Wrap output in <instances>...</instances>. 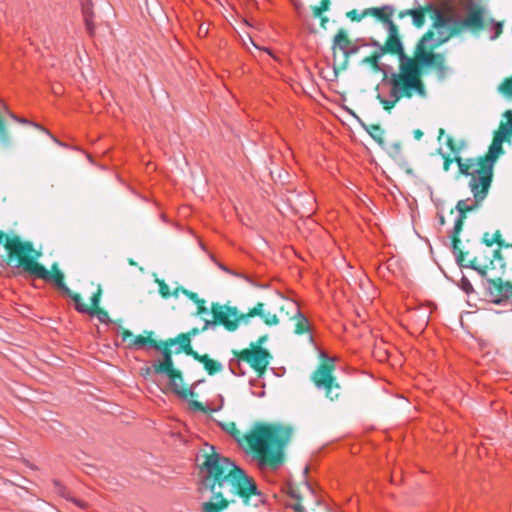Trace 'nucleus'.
Instances as JSON below:
<instances>
[{
    "instance_id": "a878e982",
    "label": "nucleus",
    "mask_w": 512,
    "mask_h": 512,
    "mask_svg": "<svg viewBox=\"0 0 512 512\" xmlns=\"http://www.w3.org/2000/svg\"><path fill=\"white\" fill-rule=\"evenodd\" d=\"M483 242L491 247L494 243H497L499 246L503 245V241L501 239V233L497 230L494 234L485 233L483 235Z\"/></svg>"
},
{
    "instance_id": "4c0bfd02",
    "label": "nucleus",
    "mask_w": 512,
    "mask_h": 512,
    "mask_svg": "<svg viewBox=\"0 0 512 512\" xmlns=\"http://www.w3.org/2000/svg\"><path fill=\"white\" fill-rule=\"evenodd\" d=\"M34 125H35V127H36V128H38L39 130H41V131H43L44 133H46L47 135H49V136L53 139V141H54L55 143H57V144H58V145H60V146H65V144H64V143H62V142H61L60 140H58L56 137L52 136V135L50 134V132H49L46 128L42 127V126H41V125H39V124H34Z\"/></svg>"
},
{
    "instance_id": "f03ea898",
    "label": "nucleus",
    "mask_w": 512,
    "mask_h": 512,
    "mask_svg": "<svg viewBox=\"0 0 512 512\" xmlns=\"http://www.w3.org/2000/svg\"><path fill=\"white\" fill-rule=\"evenodd\" d=\"M430 36L429 33L422 41H418L413 58L407 56L405 52L401 53L398 71L392 72L383 79V86L389 89L388 96L385 97L379 93L377 99L384 110L391 111L402 99H411L415 96L421 99L427 98L428 92L422 80L421 68H435L440 80L446 77L449 68L446 65L445 54L424 49L425 41Z\"/></svg>"
},
{
    "instance_id": "c85d7f7f",
    "label": "nucleus",
    "mask_w": 512,
    "mask_h": 512,
    "mask_svg": "<svg viewBox=\"0 0 512 512\" xmlns=\"http://www.w3.org/2000/svg\"><path fill=\"white\" fill-rule=\"evenodd\" d=\"M329 6H330L329 0H321L319 6L313 7V16L320 17L324 11H327L329 9Z\"/></svg>"
},
{
    "instance_id": "aec40b11",
    "label": "nucleus",
    "mask_w": 512,
    "mask_h": 512,
    "mask_svg": "<svg viewBox=\"0 0 512 512\" xmlns=\"http://www.w3.org/2000/svg\"><path fill=\"white\" fill-rule=\"evenodd\" d=\"M351 40L348 38L345 30L340 29L333 39V47H339L342 52H346V49L350 47Z\"/></svg>"
},
{
    "instance_id": "9d476101",
    "label": "nucleus",
    "mask_w": 512,
    "mask_h": 512,
    "mask_svg": "<svg viewBox=\"0 0 512 512\" xmlns=\"http://www.w3.org/2000/svg\"><path fill=\"white\" fill-rule=\"evenodd\" d=\"M393 14L394 8L391 5H384L377 8H368L363 11V15H373L384 24L388 32L387 48L390 50L392 48L391 42L394 45H396L397 42H401L398 28L392 20Z\"/></svg>"
},
{
    "instance_id": "72a5a7b5",
    "label": "nucleus",
    "mask_w": 512,
    "mask_h": 512,
    "mask_svg": "<svg viewBox=\"0 0 512 512\" xmlns=\"http://www.w3.org/2000/svg\"><path fill=\"white\" fill-rule=\"evenodd\" d=\"M158 284H159V293L162 295V297L168 298L169 296H171L169 286L164 281H158Z\"/></svg>"
},
{
    "instance_id": "a18cd8bd",
    "label": "nucleus",
    "mask_w": 512,
    "mask_h": 512,
    "mask_svg": "<svg viewBox=\"0 0 512 512\" xmlns=\"http://www.w3.org/2000/svg\"><path fill=\"white\" fill-rule=\"evenodd\" d=\"M217 324H218V321L215 318H214V320H206L204 323L203 330H206L209 327H215Z\"/></svg>"
},
{
    "instance_id": "cd10ccee",
    "label": "nucleus",
    "mask_w": 512,
    "mask_h": 512,
    "mask_svg": "<svg viewBox=\"0 0 512 512\" xmlns=\"http://www.w3.org/2000/svg\"><path fill=\"white\" fill-rule=\"evenodd\" d=\"M459 287L461 290H463L467 295H470L474 292V288L470 282V280L465 276L462 275L459 283Z\"/></svg>"
},
{
    "instance_id": "2f4dec72",
    "label": "nucleus",
    "mask_w": 512,
    "mask_h": 512,
    "mask_svg": "<svg viewBox=\"0 0 512 512\" xmlns=\"http://www.w3.org/2000/svg\"><path fill=\"white\" fill-rule=\"evenodd\" d=\"M60 493H61V495H62L64 498H66L68 501L73 502V503H74V504H76L78 507H80V508H82V509H86V508H87V504H86L85 502H83V501H81V500H78V499H76V498H74V497L70 496V495H69V493H68L65 489H63V491H62V490H60Z\"/></svg>"
},
{
    "instance_id": "7ed1b4c3",
    "label": "nucleus",
    "mask_w": 512,
    "mask_h": 512,
    "mask_svg": "<svg viewBox=\"0 0 512 512\" xmlns=\"http://www.w3.org/2000/svg\"><path fill=\"white\" fill-rule=\"evenodd\" d=\"M504 117L507 121L501 122L499 129L494 133L493 141L486 155L465 160L461 157L456 158L461 174L470 176L469 188L473 194V199L468 198L457 202L456 232L460 230L465 212L479 208L488 194L493 178L494 164L499 155L503 153L502 144L507 136L512 135V111H506Z\"/></svg>"
},
{
    "instance_id": "13d9d810",
    "label": "nucleus",
    "mask_w": 512,
    "mask_h": 512,
    "mask_svg": "<svg viewBox=\"0 0 512 512\" xmlns=\"http://www.w3.org/2000/svg\"><path fill=\"white\" fill-rule=\"evenodd\" d=\"M220 268H221L222 270L226 271V272L231 273V272H230V271H229L225 266H222V265H221V266H220Z\"/></svg>"
},
{
    "instance_id": "f3484780",
    "label": "nucleus",
    "mask_w": 512,
    "mask_h": 512,
    "mask_svg": "<svg viewBox=\"0 0 512 512\" xmlns=\"http://www.w3.org/2000/svg\"><path fill=\"white\" fill-rule=\"evenodd\" d=\"M288 306H289V308H291L294 311V315L292 317L295 321L294 332L296 334H303V333L309 332L310 324L308 322V319L300 312L296 303H294V302L288 303Z\"/></svg>"
},
{
    "instance_id": "680f3d73",
    "label": "nucleus",
    "mask_w": 512,
    "mask_h": 512,
    "mask_svg": "<svg viewBox=\"0 0 512 512\" xmlns=\"http://www.w3.org/2000/svg\"><path fill=\"white\" fill-rule=\"evenodd\" d=\"M87 158H88L90 161H92V160H91V155L87 154Z\"/></svg>"
},
{
    "instance_id": "c03bdc74",
    "label": "nucleus",
    "mask_w": 512,
    "mask_h": 512,
    "mask_svg": "<svg viewBox=\"0 0 512 512\" xmlns=\"http://www.w3.org/2000/svg\"><path fill=\"white\" fill-rule=\"evenodd\" d=\"M291 508L295 511V512H306L304 506L300 503V501H298L297 503L295 504H292L291 505Z\"/></svg>"
},
{
    "instance_id": "6e6d98bb",
    "label": "nucleus",
    "mask_w": 512,
    "mask_h": 512,
    "mask_svg": "<svg viewBox=\"0 0 512 512\" xmlns=\"http://www.w3.org/2000/svg\"><path fill=\"white\" fill-rule=\"evenodd\" d=\"M414 134L416 139H420L423 136V132L420 130H416Z\"/></svg>"
},
{
    "instance_id": "f704fd0d",
    "label": "nucleus",
    "mask_w": 512,
    "mask_h": 512,
    "mask_svg": "<svg viewBox=\"0 0 512 512\" xmlns=\"http://www.w3.org/2000/svg\"><path fill=\"white\" fill-rule=\"evenodd\" d=\"M442 157H443V159H444V162H443V169H444V171H446V172L450 170V167H451V165H452V163H453L454 161L458 164V162L456 161V158H457L458 156H456L454 159H452V158H450L448 155H446V154L442 153Z\"/></svg>"
},
{
    "instance_id": "412c9836",
    "label": "nucleus",
    "mask_w": 512,
    "mask_h": 512,
    "mask_svg": "<svg viewBox=\"0 0 512 512\" xmlns=\"http://www.w3.org/2000/svg\"><path fill=\"white\" fill-rule=\"evenodd\" d=\"M364 128L367 133L378 143V145L384 147V130L379 125H364Z\"/></svg>"
},
{
    "instance_id": "3c124183",
    "label": "nucleus",
    "mask_w": 512,
    "mask_h": 512,
    "mask_svg": "<svg viewBox=\"0 0 512 512\" xmlns=\"http://www.w3.org/2000/svg\"><path fill=\"white\" fill-rule=\"evenodd\" d=\"M290 495L292 498L296 499L297 501L301 500L300 495L294 489L290 490Z\"/></svg>"
},
{
    "instance_id": "603ef678",
    "label": "nucleus",
    "mask_w": 512,
    "mask_h": 512,
    "mask_svg": "<svg viewBox=\"0 0 512 512\" xmlns=\"http://www.w3.org/2000/svg\"><path fill=\"white\" fill-rule=\"evenodd\" d=\"M266 339H267V336L260 337L255 345L261 347V345L266 341Z\"/></svg>"
},
{
    "instance_id": "49530a36",
    "label": "nucleus",
    "mask_w": 512,
    "mask_h": 512,
    "mask_svg": "<svg viewBox=\"0 0 512 512\" xmlns=\"http://www.w3.org/2000/svg\"><path fill=\"white\" fill-rule=\"evenodd\" d=\"M65 295H67L68 297H70L72 299V296L75 295V293H73L65 284H64V287H60L59 288Z\"/></svg>"
},
{
    "instance_id": "5701e85b",
    "label": "nucleus",
    "mask_w": 512,
    "mask_h": 512,
    "mask_svg": "<svg viewBox=\"0 0 512 512\" xmlns=\"http://www.w3.org/2000/svg\"><path fill=\"white\" fill-rule=\"evenodd\" d=\"M72 300L74 301L75 303V309L79 312V313H83V314H93L94 312V308H90L88 307L86 304H84L81 300V297L79 294H75L72 296Z\"/></svg>"
},
{
    "instance_id": "473e14b6",
    "label": "nucleus",
    "mask_w": 512,
    "mask_h": 512,
    "mask_svg": "<svg viewBox=\"0 0 512 512\" xmlns=\"http://www.w3.org/2000/svg\"><path fill=\"white\" fill-rule=\"evenodd\" d=\"M101 295H102V289L100 286H98L97 291L95 293H93V295L91 296V304L94 308L98 307L100 300H101Z\"/></svg>"
},
{
    "instance_id": "dca6fc26",
    "label": "nucleus",
    "mask_w": 512,
    "mask_h": 512,
    "mask_svg": "<svg viewBox=\"0 0 512 512\" xmlns=\"http://www.w3.org/2000/svg\"><path fill=\"white\" fill-rule=\"evenodd\" d=\"M265 306L266 305L264 303L259 302L252 309H250L249 312L244 316L246 317V323L248 322L249 318L258 316L268 326L277 325L279 323V318L275 313L267 310Z\"/></svg>"
},
{
    "instance_id": "ddd939ff",
    "label": "nucleus",
    "mask_w": 512,
    "mask_h": 512,
    "mask_svg": "<svg viewBox=\"0 0 512 512\" xmlns=\"http://www.w3.org/2000/svg\"><path fill=\"white\" fill-rule=\"evenodd\" d=\"M371 45L376 47V51L371 56L365 57L362 63L371 65L375 70H381L379 61L385 53L397 54L398 58H400L401 53H404L402 42H397L396 45L391 42V50L387 48V41L384 45L377 41H372Z\"/></svg>"
},
{
    "instance_id": "9b49d317",
    "label": "nucleus",
    "mask_w": 512,
    "mask_h": 512,
    "mask_svg": "<svg viewBox=\"0 0 512 512\" xmlns=\"http://www.w3.org/2000/svg\"><path fill=\"white\" fill-rule=\"evenodd\" d=\"M211 312L218 323L223 325L228 331H235L240 322L246 323L245 314H239L235 307L212 303Z\"/></svg>"
},
{
    "instance_id": "f8f14e48",
    "label": "nucleus",
    "mask_w": 512,
    "mask_h": 512,
    "mask_svg": "<svg viewBox=\"0 0 512 512\" xmlns=\"http://www.w3.org/2000/svg\"><path fill=\"white\" fill-rule=\"evenodd\" d=\"M485 296L489 301L500 304L506 300H512V284L503 282L501 278L486 279L483 282Z\"/></svg>"
},
{
    "instance_id": "de8ad7c7",
    "label": "nucleus",
    "mask_w": 512,
    "mask_h": 512,
    "mask_svg": "<svg viewBox=\"0 0 512 512\" xmlns=\"http://www.w3.org/2000/svg\"><path fill=\"white\" fill-rule=\"evenodd\" d=\"M143 371V375L146 377V376H149L151 373H155L154 371V362L152 363V366L151 367H146V368H143L142 369Z\"/></svg>"
},
{
    "instance_id": "20e7f679",
    "label": "nucleus",
    "mask_w": 512,
    "mask_h": 512,
    "mask_svg": "<svg viewBox=\"0 0 512 512\" xmlns=\"http://www.w3.org/2000/svg\"><path fill=\"white\" fill-rule=\"evenodd\" d=\"M220 425L251 456L260 470L276 471L283 465L285 447L293 433L291 427L257 423L247 434L242 435L234 422Z\"/></svg>"
},
{
    "instance_id": "37998d69",
    "label": "nucleus",
    "mask_w": 512,
    "mask_h": 512,
    "mask_svg": "<svg viewBox=\"0 0 512 512\" xmlns=\"http://www.w3.org/2000/svg\"><path fill=\"white\" fill-rule=\"evenodd\" d=\"M204 303L205 301L204 300H200L199 303H196L197 304V314H203V313H206L207 312V308L204 306Z\"/></svg>"
},
{
    "instance_id": "39448f33",
    "label": "nucleus",
    "mask_w": 512,
    "mask_h": 512,
    "mask_svg": "<svg viewBox=\"0 0 512 512\" xmlns=\"http://www.w3.org/2000/svg\"><path fill=\"white\" fill-rule=\"evenodd\" d=\"M407 15L412 17V22L417 28L423 27L426 15L429 16L432 22L431 29L419 41H422L430 33L431 36L425 41L424 49L432 52L465 31H480L484 27V12L479 7L471 8L466 17L461 18L445 11L435 3L429 2L424 6L419 5L417 8L402 11L399 17L403 18Z\"/></svg>"
},
{
    "instance_id": "6ab92c4d",
    "label": "nucleus",
    "mask_w": 512,
    "mask_h": 512,
    "mask_svg": "<svg viewBox=\"0 0 512 512\" xmlns=\"http://www.w3.org/2000/svg\"><path fill=\"white\" fill-rule=\"evenodd\" d=\"M82 14L86 30L92 36L94 34L95 27L93 24V12L90 0H86V2L82 3Z\"/></svg>"
},
{
    "instance_id": "09e8293b",
    "label": "nucleus",
    "mask_w": 512,
    "mask_h": 512,
    "mask_svg": "<svg viewBox=\"0 0 512 512\" xmlns=\"http://www.w3.org/2000/svg\"><path fill=\"white\" fill-rule=\"evenodd\" d=\"M16 235H13L15 237ZM7 239H11V237L6 236L4 233L0 232V244L4 243V246L6 245Z\"/></svg>"
},
{
    "instance_id": "864d4df0",
    "label": "nucleus",
    "mask_w": 512,
    "mask_h": 512,
    "mask_svg": "<svg viewBox=\"0 0 512 512\" xmlns=\"http://www.w3.org/2000/svg\"><path fill=\"white\" fill-rule=\"evenodd\" d=\"M199 333V330L197 328H193L192 330H190L187 334L189 335V337L191 338V336H195Z\"/></svg>"
},
{
    "instance_id": "5fc2aeb1",
    "label": "nucleus",
    "mask_w": 512,
    "mask_h": 512,
    "mask_svg": "<svg viewBox=\"0 0 512 512\" xmlns=\"http://www.w3.org/2000/svg\"><path fill=\"white\" fill-rule=\"evenodd\" d=\"M181 288H182V287H178V288H176V289L173 291V293H171V295H173L174 297H176V298H177V297L179 296V294L181 293Z\"/></svg>"
},
{
    "instance_id": "052dcab7",
    "label": "nucleus",
    "mask_w": 512,
    "mask_h": 512,
    "mask_svg": "<svg viewBox=\"0 0 512 512\" xmlns=\"http://www.w3.org/2000/svg\"><path fill=\"white\" fill-rule=\"evenodd\" d=\"M303 473H304V474H307V473H308V467H305V468H304Z\"/></svg>"
},
{
    "instance_id": "79ce46f5",
    "label": "nucleus",
    "mask_w": 512,
    "mask_h": 512,
    "mask_svg": "<svg viewBox=\"0 0 512 512\" xmlns=\"http://www.w3.org/2000/svg\"><path fill=\"white\" fill-rule=\"evenodd\" d=\"M365 16L366 15H363V13L361 15H358L355 10L348 13V17H350L352 20H357V21H360Z\"/></svg>"
},
{
    "instance_id": "6e6552de",
    "label": "nucleus",
    "mask_w": 512,
    "mask_h": 512,
    "mask_svg": "<svg viewBox=\"0 0 512 512\" xmlns=\"http://www.w3.org/2000/svg\"><path fill=\"white\" fill-rule=\"evenodd\" d=\"M270 360L269 352L257 345L251 344L250 348L242 350L237 359H232L229 363V368L234 375H244L243 364H248L259 376H261Z\"/></svg>"
},
{
    "instance_id": "ea45409f",
    "label": "nucleus",
    "mask_w": 512,
    "mask_h": 512,
    "mask_svg": "<svg viewBox=\"0 0 512 512\" xmlns=\"http://www.w3.org/2000/svg\"><path fill=\"white\" fill-rule=\"evenodd\" d=\"M189 405L194 409V410H197V411H202V412H205V408L203 406L202 403L198 402V401H190L189 402Z\"/></svg>"
},
{
    "instance_id": "bf43d9fd",
    "label": "nucleus",
    "mask_w": 512,
    "mask_h": 512,
    "mask_svg": "<svg viewBox=\"0 0 512 512\" xmlns=\"http://www.w3.org/2000/svg\"><path fill=\"white\" fill-rule=\"evenodd\" d=\"M444 134V129H440L439 131V138H441V136Z\"/></svg>"
},
{
    "instance_id": "393cba45",
    "label": "nucleus",
    "mask_w": 512,
    "mask_h": 512,
    "mask_svg": "<svg viewBox=\"0 0 512 512\" xmlns=\"http://www.w3.org/2000/svg\"><path fill=\"white\" fill-rule=\"evenodd\" d=\"M446 145L452 152L459 153L466 147V142L464 140L455 141L452 136L448 135Z\"/></svg>"
},
{
    "instance_id": "4be33fe9",
    "label": "nucleus",
    "mask_w": 512,
    "mask_h": 512,
    "mask_svg": "<svg viewBox=\"0 0 512 512\" xmlns=\"http://www.w3.org/2000/svg\"><path fill=\"white\" fill-rule=\"evenodd\" d=\"M200 362L204 365V368L209 375L218 373L223 369V365L220 362L210 359L208 355H203L202 359H200Z\"/></svg>"
},
{
    "instance_id": "b1692460",
    "label": "nucleus",
    "mask_w": 512,
    "mask_h": 512,
    "mask_svg": "<svg viewBox=\"0 0 512 512\" xmlns=\"http://www.w3.org/2000/svg\"><path fill=\"white\" fill-rule=\"evenodd\" d=\"M72 300L74 301L75 303V309L79 312V313H83V314H93L94 312V308H90L88 307L86 304H84L81 300V297L79 294H75L72 296Z\"/></svg>"
},
{
    "instance_id": "4d7b16f0",
    "label": "nucleus",
    "mask_w": 512,
    "mask_h": 512,
    "mask_svg": "<svg viewBox=\"0 0 512 512\" xmlns=\"http://www.w3.org/2000/svg\"><path fill=\"white\" fill-rule=\"evenodd\" d=\"M438 217H439V224L441 226L445 225V218H444V216L442 214H440V215H438Z\"/></svg>"
},
{
    "instance_id": "8fccbe9b",
    "label": "nucleus",
    "mask_w": 512,
    "mask_h": 512,
    "mask_svg": "<svg viewBox=\"0 0 512 512\" xmlns=\"http://www.w3.org/2000/svg\"><path fill=\"white\" fill-rule=\"evenodd\" d=\"M10 116H11L13 119H15V120H17V121H19V122H21V123H29V124H31V125H33V126H35V125H34L35 123L29 122V121H28V120H26V119L17 118V117H16L14 114H12V113H10Z\"/></svg>"
},
{
    "instance_id": "c756f323",
    "label": "nucleus",
    "mask_w": 512,
    "mask_h": 512,
    "mask_svg": "<svg viewBox=\"0 0 512 512\" xmlns=\"http://www.w3.org/2000/svg\"><path fill=\"white\" fill-rule=\"evenodd\" d=\"M499 91L507 97H512V77L499 86Z\"/></svg>"
},
{
    "instance_id": "4468645a",
    "label": "nucleus",
    "mask_w": 512,
    "mask_h": 512,
    "mask_svg": "<svg viewBox=\"0 0 512 512\" xmlns=\"http://www.w3.org/2000/svg\"><path fill=\"white\" fill-rule=\"evenodd\" d=\"M118 334L121 335L122 342L127 343V348L129 349H142L144 347L153 348L159 351L162 354L164 348L159 345L155 340L151 338H146L144 336H136L134 337L132 332L126 330L122 327H119Z\"/></svg>"
},
{
    "instance_id": "7c9ffc66",
    "label": "nucleus",
    "mask_w": 512,
    "mask_h": 512,
    "mask_svg": "<svg viewBox=\"0 0 512 512\" xmlns=\"http://www.w3.org/2000/svg\"><path fill=\"white\" fill-rule=\"evenodd\" d=\"M90 316H96L101 323L108 324L111 320L108 313L102 309H94L93 314Z\"/></svg>"
},
{
    "instance_id": "c9c22d12",
    "label": "nucleus",
    "mask_w": 512,
    "mask_h": 512,
    "mask_svg": "<svg viewBox=\"0 0 512 512\" xmlns=\"http://www.w3.org/2000/svg\"><path fill=\"white\" fill-rule=\"evenodd\" d=\"M181 293L186 295L190 300L195 303H199L201 299L198 298V295L194 292L188 291L185 288H181Z\"/></svg>"
},
{
    "instance_id": "2eb2a0df",
    "label": "nucleus",
    "mask_w": 512,
    "mask_h": 512,
    "mask_svg": "<svg viewBox=\"0 0 512 512\" xmlns=\"http://www.w3.org/2000/svg\"><path fill=\"white\" fill-rule=\"evenodd\" d=\"M465 218H466V216L462 219V223H464ZM455 228H456V222L454 223V227H453V230L451 231V233L449 235V238L451 239V242H452V250H453V254H454L455 258H456V262L461 267L471 268V269L477 271L478 274H480L482 277L486 276V274H487L486 269L485 268H481V267H476L474 265L473 261L469 265H464L463 264L464 253L461 250V248L459 247V244H460L459 234L462 231L463 224H461L460 230L458 232H456Z\"/></svg>"
},
{
    "instance_id": "423d86ee",
    "label": "nucleus",
    "mask_w": 512,
    "mask_h": 512,
    "mask_svg": "<svg viewBox=\"0 0 512 512\" xmlns=\"http://www.w3.org/2000/svg\"><path fill=\"white\" fill-rule=\"evenodd\" d=\"M5 249L7 250V266H10L19 275L42 279L46 282H53L58 288L64 287V274L52 266L55 273H50L39 263L42 253L36 250L29 241H23L19 236L7 239Z\"/></svg>"
},
{
    "instance_id": "58836bf2",
    "label": "nucleus",
    "mask_w": 512,
    "mask_h": 512,
    "mask_svg": "<svg viewBox=\"0 0 512 512\" xmlns=\"http://www.w3.org/2000/svg\"><path fill=\"white\" fill-rule=\"evenodd\" d=\"M360 47L351 43L350 47L346 49V52H343L346 57H349L350 55L356 54L359 51Z\"/></svg>"
},
{
    "instance_id": "1a4fd4ad",
    "label": "nucleus",
    "mask_w": 512,
    "mask_h": 512,
    "mask_svg": "<svg viewBox=\"0 0 512 512\" xmlns=\"http://www.w3.org/2000/svg\"><path fill=\"white\" fill-rule=\"evenodd\" d=\"M162 360L154 361L155 374H164L169 379V384L173 392L182 399H187L188 396L194 395L193 387L186 389L183 386L182 373L174 368L172 354L170 349L164 348L162 351Z\"/></svg>"
},
{
    "instance_id": "f257e3e1",
    "label": "nucleus",
    "mask_w": 512,
    "mask_h": 512,
    "mask_svg": "<svg viewBox=\"0 0 512 512\" xmlns=\"http://www.w3.org/2000/svg\"><path fill=\"white\" fill-rule=\"evenodd\" d=\"M205 454L200 464V491H209L211 497L201 505V512H223L239 498L246 506L258 507L264 496L255 481L228 458L213 450Z\"/></svg>"
},
{
    "instance_id": "0eeeda50",
    "label": "nucleus",
    "mask_w": 512,
    "mask_h": 512,
    "mask_svg": "<svg viewBox=\"0 0 512 512\" xmlns=\"http://www.w3.org/2000/svg\"><path fill=\"white\" fill-rule=\"evenodd\" d=\"M324 358L316 370L311 375L316 388L325 393L330 401L338 400L341 396V386L333 375L335 369L334 358L328 357L324 352L321 353Z\"/></svg>"
},
{
    "instance_id": "e433bc0d",
    "label": "nucleus",
    "mask_w": 512,
    "mask_h": 512,
    "mask_svg": "<svg viewBox=\"0 0 512 512\" xmlns=\"http://www.w3.org/2000/svg\"><path fill=\"white\" fill-rule=\"evenodd\" d=\"M493 30H494V35L491 37V39H496L502 33V30H503L502 23L495 22L493 24Z\"/></svg>"
},
{
    "instance_id": "a211bd4d",
    "label": "nucleus",
    "mask_w": 512,
    "mask_h": 512,
    "mask_svg": "<svg viewBox=\"0 0 512 512\" xmlns=\"http://www.w3.org/2000/svg\"><path fill=\"white\" fill-rule=\"evenodd\" d=\"M179 345L178 352L183 350L186 352L191 347V339L188 334L181 333L176 338L169 339L161 344L162 348L169 349L170 346Z\"/></svg>"
},
{
    "instance_id": "a19ab883",
    "label": "nucleus",
    "mask_w": 512,
    "mask_h": 512,
    "mask_svg": "<svg viewBox=\"0 0 512 512\" xmlns=\"http://www.w3.org/2000/svg\"><path fill=\"white\" fill-rule=\"evenodd\" d=\"M185 353L189 356H192L195 360H198L199 362H200V359H202V357H203V355H199L196 351H194L192 349V347H190L188 350H186Z\"/></svg>"
},
{
    "instance_id": "bb28decb",
    "label": "nucleus",
    "mask_w": 512,
    "mask_h": 512,
    "mask_svg": "<svg viewBox=\"0 0 512 512\" xmlns=\"http://www.w3.org/2000/svg\"><path fill=\"white\" fill-rule=\"evenodd\" d=\"M388 153L394 159H399L402 157V148L399 142L392 143L388 148Z\"/></svg>"
}]
</instances>
